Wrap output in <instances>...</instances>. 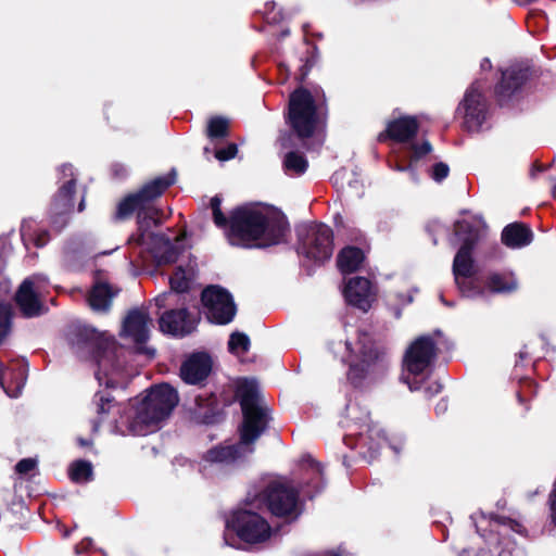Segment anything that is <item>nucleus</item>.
<instances>
[{"instance_id":"nucleus-44","label":"nucleus","mask_w":556,"mask_h":556,"mask_svg":"<svg viewBox=\"0 0 556 556\" xmlns=\"http://www.w3.org/2000/svg\"><path fill=\"white\" fill-rule=\"evenodd\" d=\"M414 151V156L416 159L422 157L424 155H427L431 152L432 147L428 141H424L421 144H414L412 147Z\"/></svg>"},{"instance_id":"nucleus-52","label":"nucleus","mask_w":556,"mask_h":556,"mask_svg":"<svg viewBox=\"0 0 556 556\" xmlns=\"http://www.w3.org/2000/svg\"><path fill=\"white\" fill-rule=\"evenodd\" d=\"M244 342H245V351L248 350V345H249V338L245 336V339H244Z\"/></svg>"},{"instance_id":"nucleus-18","label":"nucleus","mask_w":556,"mask_h":556,"mask_svg":"<svg viewBox=\"0 0 556 556\" xmlns=\"http://www.w3.org/2000/svg\"><path fill=\"white\" fill-rule=\"evenodd\" d=\"M453 274L459 291L464 295L470 296L473 288L467 279L476 274V267L469 244H464L456 253L453 262Z\"/></svg>"},{"instance_id":"nucleus-12","label":"nucleus","mask_w":556,"mask_h":556,"mask_svg":"<svg viewBox=\"0 0 556 556\" xmlns=\"http://www.w3.org/2000/svg\"><path fill=\"white\" fill-rule=\"evenodd\" d=\"M200 320V315H192L187 307L166 309L159 318L160 330L175 338L191 334Z\"/></svg>"},{"instance_id":"nucleus-8","label":"nucleus","mask_w":556,"mask_h":556,"mask_svg":"<svg viewBox=\"0 0 556 556\" xmlns=\"http://www.w3.org/2000/svg\"><path fill=\"white\" fill-rule=\"evenodd\" d=\"M263 501L275 516L293 518L299 515V490L286 479L270 482Z\"/></svg>"},{"instance_id":"nucleus-32","label":"nucleus","mask_w":556,"mask_h":556,"mask_svg":"<svg viewBox=\"0 0 556 556\" xmlns=\"http://www.w3.org/2000/svg\"><path fill=\"white\" fill-rule=\"evenodd\" d=\"M364 261L365 254L363 250L356 247H345L337 257L338 267L344 274L358 270Z\"/></svg>"},{"instance_id":"nucleus-39","label":"nucleus","mask_w":556,"mask_h":556,"mask_svg":"<svg viewBox=\"0 0 556 556\" xmlns=\"http://www.w3.org/2000/svg\"><path fill=\"white\" fill-rule=\"evenodd\" d=\"M12 317L13 313L11 306L0 302V345L11 332Z\"/></svg>"},{"instance_id":"nucleus-38","label":"nucleus","mask_w":556,"mask_h":556,"mask_svg":"<svg viewBox=\"0 0 556 556\" xmlns=\"http://www.w3.org/2000/svg\"><path fill=\"white\" fill-rule=\"evenodd\" d=\"M308 162L305 156L299 152H289L283 160L285 170L290 175H302L307 169Z\"/></svg>"},{"instance_id":"nucleus-36","label":"nucleus","mask_w":556,"mask_h":556,"mask_svg":"<svg viewBox=\"0 0 556 556\" xmlns=\"http://www.w3.org/2000/svg\"><path fill=\"white\" fill-rule=\"evenodd\" d=\"M68 477L75 483H86L93 479L92 464L85 459L74 460L68 468Z\"/></svg>"},{"instance_id":"nucleus-11","label":"nucleus","mask_w":556,"mask_h":556,"mask_svg":"<svg viewBox=\"0 0 556 556\" xmlns=\"http://www.w3.org/2000/svg\"><path fill=\"white\" fill-rule=\"evenodd\" d=\"M346 348L350 351L348 362L351 369L365 371L383 357V351L364 332H359L354 342H346Z\"/></svg>"},{"instance_id":"nucleus-24","label":"nucleus","mask_w":556,"mask_h":556,"mask_svg":"<svg viewBox=\"0 0 556 556\" xmlns=\"http://www.w3.org/2000/svg\"><path fill=\"white\" fill-rule=\"evenodd\" d=\"M118 290H113L109 282L96 281L87 295V302L92 311L106 313L112 306Z\"/></svg>"},{"instance_id":"nucleus-41","label":"nucleus","mask_w":556,"mask_h":556,"mask_svg":"<svg viewBox=\"0 0 556 556\" xmlns=\"http://www.w3.org/2000/svg\"><path fill=\"white\" fill-rule=\"evenodd\" d=\"M36 466H37V460L36 459H34V458H23V459H21L16 464L15 470L20 475H27L31 470H34L36 468Z\"/></svg>"},{"instance_id":"nucleus-3","label":"nucleus","mask_w":556,"mask_h":556,"mask_svg":"<svg viewBox=\"0 0 556 556\" xmlns=\"http://www.w3.org/2000/svg\"><path fill=\"white\" fill-rule=\"evenodd\" d=\"M177 173L172 168L166 175L157 176L141 186L137 191L126 194L116 205L113 218L116 222L130 219L135 214L150 208L165 191L176 182Z\"/></svg>"},{"instance_id":"nucleus-27","label":"nucleus","mask_w":556,"mask_h":556,"mask_svg":"<svg viewBox=\"0 0 556 556\" xmlns=\"http://www.w3.org/2000/svg\"><path fill=\"white\" fill-rule=\"evenodd\" d=\"M270 534L271 528L262 516L245 511V544L265 542Z\"/></svg>"},{"instance_id":"nucleus-46","label":"nucleus","mask_w":556,"mask_h":556,"mask_svg":"<svg viewBox=\"0 0 556 556\" xmlns=\"http://www.w3.org/2000/svg\"><path fill=\"white\" fill-rule=\"evenodd\" d=\"M442 390V384L439 382H435L433 386L426 389V392L430 395L437 394Z\"/></svg>"},{"instance_id":"nucleus-29","label":"nucleus","mask_w":556,"mask_h":556,"mask_svg":"<svg viewBox=\"0 0 556 556\" xmlns=\"http://www.w3.org/2000/svg\"><path fill=\"white\" fill-rule=\"evenodd\" d=\"M532 239L531 229L522 223L509 224L502 231V242L511 249L526 247L531 243Z\"/></svg>"},{"instance_id":"nucleus-37","label":"nucleus","mask_w":556,"mask_h":556,"mask_svg":"<svg viewBox=\"0 0 556 556\" xmlns=\"http://www.w3.org/2000/svg\"><path fill=\"white\" fill-rule=\"evenodd\" d=\"M486 287L492 292H510L517 288L511 275L492 274L486 279Z\"/></svg>"},{"instance_id":"nucleus-21","label":"nucleus","mask_w":556,"mask_h":556,"mask_svg":"<svg viewBox=\"0 0 556 556\" xmlns=\"http://www.w3.org/2000/svg\"><path fill=\"white\" fill-rule=\"evenodd\" d=\"M460 108L464 110L465 127L470 131L477 130L484 121L485 112L483 97L477 86L468 89Z\"/></svg>"},{"instance_id":"nucleus-54","label":"nucleus","mask_w":556,"mask_h":556,"mask_svg":"<svg viewBox=\"0 0 556 556\" xmlns=\"http://www.w3.org/2000/svg\"><path fill=\"white\" fill-rule=\"evenodd\" d=\"M43 243L39 242V239L36 241V247H41Z\"/></svg>"},{"instance_id":"nucleus-45","label":"nucleus","mask_w":556,"mask_h":556,"mask_svg":"<svg viewBox=\"0 0 556 556\" xmlns=\"http://www.w3.org/2000/svg\"><path fill=\"white\" fill-rule=\"evenodd\" d=\"M549 503H551V517L553 519V522L556 525V485H555L553 493L551 494Z\"/></svg>"},{"instance_id":"nucleus-51","label":"nucleus","mask_w":556,"mask_h":556,"mask_svg":"<svg viewBox=\"0 0 556 556\" xmlns=\"http://www.w3.org/2000/svg\"><path fill=\"white\" fill-rule=\"evenodd\" d=\"M85 203L84 200L78 205V211L81 212L84 210Z\"/></svg>"},{"instance_id":"nucleus-35","label":"nucleus","mask_w":556,"mask_h":556,"mask_svg":"<svg viewBox=\"0 0 556 556\" xmlns=\"http://www.w3.org/2000/svg\"><path fill=\"white\" fill-rule=\"evenodd\" d=\"M224 406H229L232 403L240 405L243 413V378H237L235 381L224 386L220 393Z\"/></svg>"},{"instance_id":"nucleus-40","label":"nucleus","mask_w":556,"mask_h":556,"mask_svg":"<svg viewBox=\"0 0 556 556\" xmlns=\"http://www.w3.org/2000/svg\"><path fill=\"white\" fill-rule=\"evenodd\" d=\"M238 153V146L233 142L228 143L225 148L216 149L214 156L220 161L226 162L233 159Z\"/></svg>"},{"instance_id":"nucleus-14","label":"nucleus","mask_w":556,"mask_h":556,"mask_svg":"<svg viewBox=\"0 0 556 556\" xmlns=\"http://www.w3.org/2000/svg\"><path fill=\"white\" fill-rule=\"evenodd\" d=\"M437 349L430 337L416 339L407 349L404 356V368L413 375L422 374L435 357Z\"/></svg>"},{"instance_id":"nucleus-2","label":"nucleus","mask_w":556,"mask_h":556,"mask_svg":"<svg viewBox=\"0 0 556 556\" xmlns=\"http://www.w3.org/2000/svg\"><path fill=\"white\" fill-rule=\"evenodd\" d=\"M327 116L326 100L323 93L299 88L290 94L289 121L301 138H308L324 125Z\"/></svg>"},{"instance_id":"nucleus-33","label":"nucleus","mask_w":556,"mask_h":556,"mask_svg":"<svg viewBox=\"0 0 556 556\" xmlns=\"http://www.w3.org/2000/svg\"><path fill=\"white\" fill-rule=\"evenodd\" d=\"M205 135L211 142L217 144L230 136V122L228 118L215 115L208 118Z\"/></svg>"},{"instance_id":"nucleus-6","label":"nucleus","mask_w":556,"mask_h":556,"mask_svg":"<svg viewBox=\"0 0 556 556\" xmlns=\"http://www.w3.org/2000/svg\"><path fill=\"white\" fill-rule=\"evenodd\" d=\"M178 403V392L169 383L153 386L138 405L134 422L146 427L156 426L170 416Z\"/></svg>"},{"instance_id":"nucleus-5","label":"nucleus","mask_w":556,"mask_h":556,"mask_svg":"<svg viewBox=\"0 0 556 556\" xmlns=\"http://www.w3.org/2000/svg\"><path fill=\"white\" fill-rule=\"evenodd\" d=\"M271 412L255 378H245V455L255 451L254 443L267 430Z\"/></svg>"},{"instance_id":"nucleus-23","label":"nucleus","mask_w":556,"mask_h":556,"mask_svg":"<svg viewBox=\"0 0 556 556\" xmlns=\"http://www.w3.org/2000/svg\"><path fill=\"white\" fill-rule=\"evenodd\" d=\"M148 244L159 264H173L179 257V248L163 233H150Z\"/></svg>"},{"instance_id":"nucleus-22","label":"nucleus","mask_w":556,"mask_h":556,"mask_svg":"<svg viewBox=\"0 0 556 556\" xmlns=\"http://www.w3.org/2000/svg\"><path fill=\"white\" fill-rule=\"evenodd\" d=\"M419 129V123L414 116H402L390 121L384 131L378 136L379 141L391 139L396 142H406L413 139Z\"/></svg>"},{"instance_id":"nucleus-42","label":"nucleus","mask_w":556,"mask_h":556,"mask_svg":"<svg viewBox=\"0 0 556 556\" xmlns=\"http://www.w3.org/2000/svg\"><path fill=\"white\" fill-rule=\"evenodd\" d=\"M238 349H243V332L235 331L229 338L228 351L235 354Z\"/></svg>"},{"instance_id":"nucleus-16","label":"nucleus","mask_w":556,"mask_h":556,"mask_svg":"<svg viewBox=\"0 0 556 556\" xmlns=\"http://www.w3.org/2000/svg\"><path fill=\"white\" fill-rule=\"evenodd\" d=\"M238 441L225 440L208 448L202 459L210 464L231 465L243 455V419L237 426Z\"/></svg>"},{"instance_id":"nucleus-50","label":"nucleus","mask_w":556,"mask_h":556,"mask_svg":"<svg viewBox=\"0 0 556 556\" xmlns=\"http://www.w3.org/2000/svg\"><path fill=\"white\" fill-rule=\"evenodd\" d=\"M2 374H3V364L0 362V386L1 387H3Z\"/></svg>"},{"instance_id":"nucleus-43","label":"nucleus","mask_w":556,"mask_h":556,"mask_svg":"<svg viewBox=\"0 0 556 556\" xmlns=\"http://www.w3.org/2000/svg\"><path fill=\"white\" fill-rule=\"evenodd\" d=\"M448 166L444 163H437L432 168V178L435 181H441L448 175Z\"/></svg>"},{"instance_id":"nucleus-31","label":"nucleus","mask_w":556,"mask_h":556,"mask_svg":"<svg viewBox=\"0 0 556 556\" xmlns=\"http://www.w3.org/2000/svg\"><path fill=\"white\" fill-rule=\"evenodd\" d=\"M92 404L97 414L93 420V430H98L100 425L105 421L110 413L118 406L115 397L106 390L98 391L93 395Z\"/></svg>"},{"instance_id":"nucleus-17","label":"nucleus","mask_w":556,"mask_h":556,"mask_svg":"<svg viewBox=\"0 0 556 556\" xmlns=\"http://www.w3.org/2000/svg\"><path fill=\"white\" fill-rule=\"evenodd\" d=\"M302 249L308 258L317 262L329 260L333 251L331 229L327 226L313 228Z\"/></svg>"},{"instance_id":"nucleus-7","label":"nucleus","mask_w":556,"mask_h":556,"mask_svg":"<svg viewBox=\"0 0 556 556\" xmlns=\"http://www.w3.org/2000/svg\"><path fill=\"white\" fill-rule=\"evenodd\" d=\"M202 312L206 319L215 325L232 321L237 308L230 292L219 285L206 286L200 296Z\"/></svg>"},{"instance_id":"nucleus-15","label":"nucleus","mask_w":556,"mask_h":556,"mask_svg":"<svg viewBox=\"0 0 556 556\" xmlns=\"http://www.w3.org/2000/svg\"><path fill=\"white\" fill-rule=\"evenodd\" d=\"M149 321L150 317L148 313L139 308H134L128 312L124 320V331L127 336L132 338L138 353L146 354L152 358L155 351L144 346L146 342L149 340Z\"/></svg>"},{"instance_id":"nucleus-49","label":"nucleus","mask_w":556,"mask_h":556,"mask_svg":"<svg viewBox=\"0 0 556 556\" xmlns=\"http://www.w3.org/2000/svg\"><path fill=\"white\" fill-rule=\"evenodd\" d=\"M481 67L482 68H490L491 67V63L488 59L483 60V62L481 63Z\"/></svg>"},{"instance_id":"nucleus-4","label":"nucleus","mask_w":556,"mask_h":556,"mask_svg":"<svg viewBox=\"0 0 556 556\" xmlns=\"http://www.w3.org/2000/svg\"><path fill=\"white\" fill-rule=\"evenodd\" d=\"M68 341L77 352L93 361L105 374L113 367L115 346L97 329L86 326H74L68 332Z\"/></svg>"},{"instance_id":"nucleus-48","label":"nucleus","mask_w":556,"mask_h":556,"mask_svg":"<svg viewBox=\"0 0 556 556\" xmlns=\"http://www.w3.org/2000/svg\"><path fill=\"white\" fill-rule=\"evenodd\" d=\"M77 443L80 445V446H90L91 445V441L87 440V439H84V438H78L77 439Z\"/></svg>"},{"instance_id":"nucleus-25","label":"nucleus","mask_w":556,"mask_h":556,"mask_svg":"<svg viewBox=\"0 0 556 556\" xmlns=\"http://www.w3.org/2000/svg\"><path fill=\"white\" fill-rule=\"evenodd\" d=\"M529 77V67L516 64L502 74V81L496 87L500 98H507L513 94Z\"/></svg>"},{"instance_id":"nucleus-28","label":"nucleus","mask_w":556,"mask_h":556,"mask_svg":"<svg viewBox=\"0 0 556 556\" xmlns=\"http://www.w3.org/2000/svg\"><path fill=\"white\" fill-rule=\"evenodd\" d=\"M224 541L228 546L243 548V507L240 505L226 519Z\"/></svg>"},{"instance_id":"nucleus-20","label":"nucleus","mask_w":556,"mask_h":556,"mask_svg":"<svg viewBox=\"0 0 556 556\" xmlns=\"http://www.w3.org/2000/svg\"><path fill=\"white\" fill-rule=\"evenodd\" d=\"M14 301L21 314L26 318L40 316L46 311L45 304L35 291V283L29 278L20 285Z\"/></svg>"},{"instance_id":"nucleus-26","label":"nucleus","mask_w":556,"mask_h":556,"mask_svg":"<svg viewBox=\"0 0 556 556\" xmlns=\"http://www.w3.org/2000/svg\"><path fill=\"white\" fill-rule=\"evenodd\" d=\"M76 192V179L64 182L53 195L50 211L55 216L68 214L74 208V195Z\"/></svg>"},{"instance_id":"nucleus-30","label":"nucleus","mask_w":556,"mask_h":556,"mask_svg":"<svg viewBox=\"0 0 556 556\" xmlns=\"http://www.w3.org/2000/svg\"><path fill=\"white\" fill-rule=\"evenodd\" d=\"M161 211L154 206V203L151 204L150 208L147 211H141L137 216L138 224V235L131 237V240L136 242L138 245H143L149 243V235L148 232L152 225H159V215Z\"/></svg>"},{"instance_id":"nucleus-10","label":"nucleus","mask_w":556,"mask_h":556,"mask_svg":"<svg viewBox=\"0 0 556 556\" xmlns=\"http://www.w3.org/2000/svg\"><path fill=\"white\" fill-rule=\"evenodd\" d=\"M213 358L206 351H195L186 356L180 365L181 380L191 386L205 387L213 371Z\"/></svg>"},{"instance_id":"nucleus-34","label":"nucleus","mask_w":556,"mask_h":556,"mask_svg":"<svg viewBox=\"0 0 556 556\" xmlns=\"http://www.w3.org/2000/svg\"><path fill=\"white\" fill-rule=\"evenodd\" d=\"M194 275L192 270H186L182 266L176 267L169 277L170 290L176 293H187L191 289Z\"/></svg>"},{"instance_id":"nucleus-47","label":"nucleus","mask_w":556,"mask_h":556,"mask_svg":"<svg viewBox=\"0 0 556 556\" xmlns=\"http://www.w3.org/2000/svg\"><path fill=\"white\" fill-rule=\"evenodd\" d=\"M166 302V294L160 295L155 299L156 306L164 307Z\"/></svg>"},{"instance_id":"nucleus-53","label":"nucleus","mask_w":556,"mask_h":556,"mask_svg":"<svg viewBox=\"0 0 556 556\" xmlns=\"http://www.w3.org/2000/svg\"><path fill=\"white\" fill-rule=\"evenodd\" d=\"M316 471L319 472V473L321 472V469H320L319 465H316Z\"/></svg>"},{"instance_id":"nucleus-19","label":"nucleus","mask_w":556,"mask_h":556,"mask_svg":"<svg viewBox=\"0 0 556 556\" xmlns=\"http://www.w3.org/2000/svg\"><path fill=\"white\" fill-rule=\"evenodd\" d=\"M344 296L349 304L367 312L376 299V292L367 278L354 277L348 281Z\"/></svg>"},{"instance_id":"nucleus-9","label":"nucleus","mask_w":556,"mask_h":556,"mask_svg":"<svg viewBox=\"0 0 556 556\" xmlns=\"http://www.w3.org/2000/svg\"><path fill=\"white\" fill-rule=\"evenodd\" d=\"M222 199L215 195L210 201L214 224L224 230L231 245L243 247V204L232 208L228 216L222 211Z\"/></svg>"},{"instance_id":"nucleus-13","label":"nucleus","mask_w":556,"mask_h":556,"mask_svg":"<svg viewBox=\"0 0 556 556\" xmlns=\"http://www.w3.org/2000/svg\"><path fill=\"white\" fill-rule=\"evenodd\" d=\"M189 420L195 425L213 426L224 420L225 414L215 393L199 394L187 408Z\"/></svg>"},{"instance_id":"nucleus-1","label":"nucleus","mask_w":556,"mask_h":556,"mask_svg":"<svg viewBox=\"0 0 556 556\" xmlns=\"http://www.w3.org/2000/svg\"><path fill=\"white\" fill-rule=\"evenodd\" d=\"M289 231L283 213L275 206H245V248H267L283 241Z\"/></svg>"}]
</instances>
